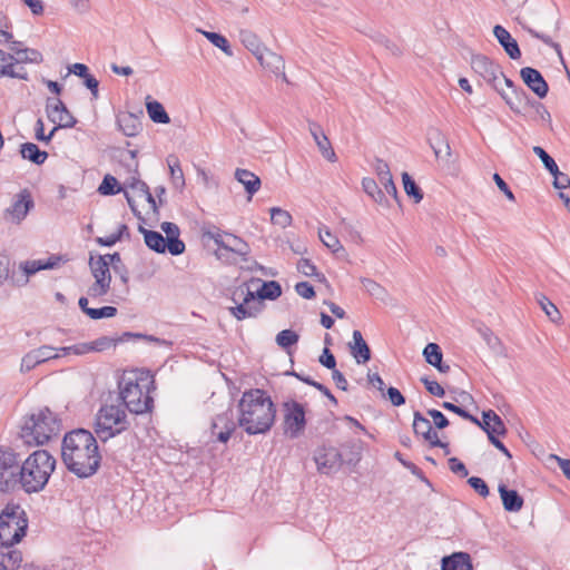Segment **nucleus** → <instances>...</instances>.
<instances>
[{"mask_svg": "<svg viewBox=\"0 0 570 570\" xmlns=\"http://www.w3.org/2000/svg\"><path fill=\"white\" fill-rule=\"evenodd\" d=\"M61 458L67 470L80 479L96 474L100 468L101 454L97 438L86 429H76L65 434Z\"/></svg>", "mask_w": 570, "mask_h": 570, "instance_id": "f257e3e1", "label": "nucleus"}, {"mask_svg": "<svg viewBox=\"0 0 570 570\" xmlns=\"http://www.w3.org/2000/svg\"><path fill=\"white\" fill-rule=\"evenodd\" d=\"M238 425L248 435L265 434L275 423L276 405L266 391L249 389L238 402Z\"/></svg>", "mask_w": 570, "mask_h": 570, "instance_id": "f03ea898", "label": "nucleus"}, {"mask_svg": "<svg viewBox=\"0 0 570 570\" xmlns=\"http://www.w3.org/2000/svg\"><path fill=\"white\" fill-rule=\"evenodd\" d=\"M118 387L119 399L130 413L145 414L153 411L154 399L150 391L156 389L154 379H149L144 372L131 371L122 374Z\"/></svg>", "mask_w": 570, "mask_h": 570, "instance_id": "7ed1b4c3", "label": "nucleus"}, {"mask_svg": "<svg viewBox=\"0 0 570 570\" xmlns=\"http://www.w3.org/2000/svg\"><path fill=\"white\" fill-rule=\"evenodd\" d=\"M56 468V459L46 450H37L19 465L18 485L27 493L45 489Z\"/></svg>", "mask_w": 570, "mask_h": 570, "instance_id": "20e7f679", "label": "nucleus"}, {"mask_svg": "<svg viewBox=\"0 0 570 570\" xmlns=\"http://www.w3.org/2000/svg\"><path fill=\"white\" fill-rule=\"evenodd\" d=\"M61 430V421L48 407L39 410L24 419L21 438L26 444L42 445Z\"/></svg>", "mask_w": 570, "mask_h": 570, "instance_id": "39448f33", "label": "nucleus"}, {"mask_svg": "<svg viewBox=\"0 0 570 570\" xmlns=\"http://www.w3.org/2000/svg\"><path fill=\"white\" fill-rule=\"evenodd\" d=\"M129 425L127 414L121 405L105 404L96 415L95 434L101 442H107L128 430Z\"/></svg>", "mask_w": 570, "mask_h": 570, "instance_id": "423d86ee", "label": "nucleus"}, {"mask_svg": "<svg viewBox=\"0 0 570 570\" xmlns=\"http://www.w3.org/2000/svg\"><path fill=\"white\" fill-rule=\"evenodd\" d=\"M28 519L19 504H7L0 513V543H18L26 535Z\"/></svg>", "mask_w": 570, "mask_h": 570, "instance_id": "0eeeda50", "label": "nucleus"}, {"mask_svg": "<svg viewBox=\"0 0 570 570\" xmlns=\"http://www.w3.org/2000/svg\"><path fill=\"white\" fill-rule=\"evenodd\" d=\"M42 53L32 48H24L17 52V56H8L6 51L0 49V78L9 77L20 80H28V72L24 68H16L20 63H41Z\"/></svg>", "mask_w": 570, "mask_h": 570, "instance_id": "6e6552de", "label": "nucleus"}, {"mask_svg": "<svg viewBox=\"0 0 570 570\" xmlns=\"http://www.w3.org/2000/svg\"><path fill=\"white\" fill-rule=\"evenodd\" d=\"M232 301L236 305L228 307V311L237 321L255 318L265 307V304L257 298L255 292L244 286L238 287L233 293Z\"/></svg>", "mask_w": 570, "mask_h": 570, "instance_id": "1a4fd4ad", "label": "nucleus"}, {"mask_svg": "<svg viewBox=\"0 0 570 570\" xmlns=\"http://www.w3.org/2000/svg\"><path fill=\"white\" fill-rule=\"evenodd\" d=\"M283 431L291 439L301 436L307 424L306 407L296 400H287L282 404Z\"/></svg>", "mask_w": 570, "mask_h": 570, "instance_id": "9d476101", "label": "nucleus"}, {"mask_svg": "<svg viewBox=\"0 0 570 570\" xmlns=\"http://www.w3.org/2000/svg\"><path fill=\"white\" fill-rule=\"evenodd\" d=\"M20 460L11 450L0 448V491L10 492L18 487Z\"/></svg>", "mask_w": 570, "mask_h": 570, "instance_id": "9b49d317", "label": "nucleus"}, {"mask_svg": "<svg viewBox=\"0 0 570 570\" xmlns=\"http://www.w3.org/2000/svg\"><path fill=\"white\" fill-rule=\"evenodd\" d=\"M313 459L316 463L317 471L326 475L336 473L345 462L338 449L325 444L314 451Z\"/></svg>", "mask_w": 570, "mask_h": 570, "instance_id": "f8f14e48", "label": "nucleus"}, {"mask_svg": "<svg viewBox=\"0 0 570 570\" xmlns=\"http://www.w3.org/2000/svg\"><path fill=\"white\" fill-rule=\"evenodd\" d=\"M471 68L482 77L492 88L497 91L501 86L499 75H502V68L495 63L488 56L484 55H472Z\"/></svg>", "mask_w": 570, "mask_h": 570, "instance_id": "ddd939ff", "label": "nucleus"}, {"mask_svg": "<svg viewBox=\"0 0 570 570\" xmlns=\"http://www.w3.org/2000/svg\"><path fill=\"white\" fill-rule=\"evenodd\" d=\"M56 348L50 345H42L38 348L28 352L21 360L20 372L27 373L33 370L36 366L60 357L59 353H55Z\"/></svg>", "mask_w": 570, "mask_h": 570, "instance_id": "4468645a", "label": "nucleus"}, {"mask_svg": "<svg viewBox=\"0 0 570 570\" xmlns=\"http://www.w3.org/2000/svg\"><path fill=\"white\" fill-rule=\"evenodd\" d=\"M33 206L35 203L30 193L23 189L16 196L13 204L6 209L4 216L6 218L10 216L11 222L20 224Z\"/></svg>", "mask_w": 570, "mask_h": 570, "instance_id": "2eb2a0df", "label": "nucleus"}, {"mask_svg": "<svg viewBox=\"0 0 570 570\" xmlns=\"http://www.w3.org/2000/svg\"><path fill=\"white\" fill-rule=\"evenodd\" d=\"M520 77L524 85L540 99L547 97L549 86L539 70L532 67H523L520 70Z\"/></svg>", "mask_w": 570, "mask_h": 570, "instance_id": "dca6fc26", "label": "nucleus"}, {"mask_svg": "<svg viewBox=\"0 0 570 570\" xmlns=\"http://www.w3.org/2000/svg\"><path fill=\"white\" fill-rule=\"evenodd\" d=\"M235 429L236 423L234 422L233 413L229 411L217 414L212 422V433L222 443H226L230 439Z\"/></svg>", "mask_w": 570, "mask_h": 570, "instance_id": "f3484780", "label": "nucleus"}, {"mask_svg": "<svg viewBox=\"0 0 570 570\" xmlns=\"http://www.w3.org/2000/svg\"><path fill=\"white\" fill-rule=\"evenodd\" d=\"M497 92L515 114H520L524 107L532 106V102L534 101L521 87L518 86L511 92H507L500 86Z\"/></svg>", "mask_w": 570, "mask_h": 570, "instance_id": "a211bd4d", "label": "nucleus"}, {"mask_svg": "<svg viewBox=\"0 0 570 570\" xmlns=\"http://www.w3.org/2000/svg\"><path fill=\"white\" fill-rule=\"evenodd\" d=\"M145 338L151 342H159V338L155 336L144 335L139 333H131V332H125L119 337H109V336H101L94 342H90L91 352H102L106 351L112 346H116L118 343H122L129 338Z\"/></svg>", "mask_w": 570, "mask_h": 570, "instance_id": "6ab92c4d", "label": "nucleus"}, {"mask_svg": "<svg viewBox=\"0 0 570 570\" xmlns=\"http://www.w3.org/2000/svg\"><path fill=\"white\" fill-rule=\"evenodd\" d=\"M413 432L416 436H422L430 445H441V440L433 431L430 420L419 411L413 414Z\"/></svg>", "mask_w": 570, "mask_h": 570, "instance_id": "aec40b11", "label": "nucleus"}, {"mask_svg": "<svg viewBox=\"0 0 570 570\" xmlns=\"http://www.w3.org/2000/svg\"><path fill=\"white\" fill-rule=\"evenodd\" d=\"M256 59L259 61L261 66L265 69H268L271 72L275 75H282L283 79L287 81L286 75L284 72L285 62L282 56L273 52L266 47L256 56Z\"/></svg>", "mask_w": 570, "mask_h": 570, "instance_id": "412c9836", "label": "nucleus"}, {"mask_svg": "<svg viewBox=\"0 0 570 570\" xmlns=\"http://www.w3.org/2000/svg\"><path fill=\"white\" fill-rule=\"evenodd\" d=\"M493 35L511 59L517 60L521 57V50L517 40L504 27L500 24L494 26Z\"/></svg>", "mask_w": 570, "mask_h": 570, "instance_id": "4be33fe9", "label": "nucleus"}, {"mask_svg": "<svg viewBox=\"0 0 570 570\" xmlns=\"http://www.w3.org/2000/svg\"><path fill=\"white\" fill-rule=\"evenodd\" d=\"M14 544L0 543V570H17L21 566L22 554Z\"/></svg>", "mask_w": 570, "mask_h": 570, "instance_id": "5701e85b", "label": "nucleus"}, {"mask_svg": "<svg viewBox=\"0 0 570 570\" xmlns=\"http://www.w3.org/2000/svg\"><path fill=\"white\" fill-rule=\"evenodd\" d=\"M353 342L348 343L351 355L355 358L357 364L367 363L371 357V348L366 341L363 338L362 333L358 330L353 331Z\"/></svg>", "mask_w": 570, "mask_h": 570, "instance_id": "b1692460", "label": "nucleus"}, {"mask_svg": "<svg viewBox=\"0 0 570 570\" xmlns=\"http://www.w3.org/2000/svg\"><path fill=\"white\" fill-rule=\"evenodd\" d=\"M441 570H474L472 558L468 552L459 551L441 559Z\"/></svg>", "mask_w": 570, "mask_h": 570, "instance_id": "393cba45", "label": "nucleus"}, {"mask_svg": "<svg viewBox=\"0 0 570 570\" xmlns=\"http://www.w3.org/2000/svg\"><path fill=\"white\" fill-rule=\"evenodd\" d=\"M309 131L316 142L322 156L328 161H336V154L328 140L327 136L324 134L322 127L316 122H309Z\"/></svg>", "mask_w": 570, "mask_h": 570, "instance_id": "a878e982", "label": "nucleus"}, {"mask_svg": "<svg viewBox=\"0 0 570 570\" xmlns=\"http://www.w3.org/2000/svg\"><path fill=\"white\" fill-rule=\"evenodd\" d=\"M161 229L166 234V240H168V252L173 256L180 255L185 252V243L179 238V227L171 222H164Z\"/></svg>", "mask_w": 570, "mask_h": 570, "instance_id": "bb28decb", "label": "nucleus"}, {"mask_svg": "<svg viewBox=\"0 0 570 570\" xmlns=\"http://www.w3.org/2000/svg\"><path fill=\"white\" fill-rule=\"evenodd\" d=\"M428 142L436 158H444L451 155L449 141L440 129L432 127L428 130Z\"/></svg>", "mask_w": 570, "mask_h": 570, "instance_id": "cd10ccee", "label": "nucleus"}, {"mask_svg": "<svg viewBox=\"0 0 570 570\" xmlns=\"http://www.w3.org/2000/svg\"><path fill=\"white\" fill-rule=\"evenodd\" d=\"M89 267L96 283H104L110 286L111 274L109 262L106 261V257H102V255H98L96 257L90 256Z\"/></svg>", "mask_w": 570, "mask_h": 570, "instance_id": "c85d7f7f", "label": "nucleus"}, {"mask_svg": "<svg viewBox=\"0 0 570 570\" xmlns=\"http://www.w3.org/2000/svg\"><path fill=\"white\" fill-rule=\"evenodd\" d=\"M117 126H118V129L127 137H135L142 129L140 117L136 116L132 112H128V111L120 112L117 116Z\"/></svg>", "mask_w": 570, "mask_h": 570, "instance_id": "c756f323", "label": "nucleus"}, {"mask_svg": "<svg viewBox=\"0 0 570 570\" xmlns=\"http://www.w3.org/2000/svg\"><path fill=\"white\" fill-rule=\"evenodd\" d=\"M0 279L10 282L13 286H24L28 283L26 275H18L11 271V259L7 253H0Z\"/></svg>", "mask_w": 570, "mask_h": 570, "instance_id": "7c9ffc66", "label": "nucleus"}, {"mask_svg": "<svg viewBox=\"0 0 570 570\" xmlns=\"http://www.w3.org/2000/svg\"><path fill=\"white\" fill-rule=\"evenodd\" d=\"M498 491L505 511L519 512L522 509L524 500L517 490L508 489L505 484L501 483Z\"/></svg>", "mask_w": 570, "mask_h": 570, "instance_id": "2f4dec72", "label": "nucleus"}, {"mask_svg": "<svg viewBox=\"0 0 570 570\" xmlns=\"http://www.w3.org/2000/svg\"><path fill=\"white\" fill-rule=\"evenodd\" d=\"M138 232L144 235L145 244L149 249L158 254H164L166 250H168V240H166L161 233L149 230L142 225L138 226Z\"/></svg>", "mask_w": 570, "mask_h": 570, "instance_id": "473e14b6", "label": "nucleus"}, {"mask_svg": "<svg viewBox=\"0 0 570 570\" xmlns=\"http://www.w3.org/2000/svg\"><path fill=\"white\" fill-rule=\"evenodd\" d=\"M225 237H227V239L225 240L223 253L236 254L240 256L243 261L247 262L250 253L249 245L240 237L230 233H225Z\"/></svg>", "mask_w": 570, "mask_h": 570, "instance_id": "72a5a7b5", "label": "nucleus"}, {"mask_svg": "<svg viewBox=\"0 0 570 570\" xmlns=\"http://www.w3.org/2000/svg\"><path fill=\"white\" fill-rule=\"evenodd\" d=\"M235 178L243 184L246 193L248 194V199H250L252 196L261 188L262 181L259 177L247 169L237 168L235 171Z\"/></svg>", "mask_w": 570, "mask_h": 570, "instance_id": "f704fd0d", "label": "nucleus"}, {"mask_svg": "<svg viewBox=\"0 0 570 570\" xmlns=\"http://www.w3.org/2000/svg\"><path fill=\"white\" fill-rule=\"evenodd\" d=\"M20 155L23 159L31 161L35 165H42L48 158V153L41 150L38 145L33 142H23L20 145Z\"/></svg>", "mask_w": 570, "mask_h": 570, "instance_id": "c9c22d12", "label": "nucleus"}, {"mask_svg": "<svg viewBox=\"0 0 570 570\" xmlns=\"http://www.w3.org/2000/svg\"><path fill=\"white\" fill-rule=\"evenodd\" d=\"M146 109L149 118L154 122L163 125H167L170 122V118L167 111L165 110L164 106L159 101L153 100L150 96L147 97Z\"/></svg>", "mask_w": 570, "mask_h": 570, "instance_id": "e433bc0d", "label": "nucleus"}, {"mask_svg": "<svg viewBox=\"0 0 570 570\" xmlns=\"http://www.w3.org/2000/svg\"><path fill=\"white\" fill-rule=\"evenodd\" d=\"M535 302L539 304L541 309L544 312L547 317L556 324H560L562 322V315L558 307L542 293H537L534 295Z\"/></svg>", "mask_w": 570, "mask_h": 570, "instance_id": "4c0bfd02", "label": "nucleus"}, {"mask_svg": "<svg viewBox=\"0 0 570 570\" xmlns=\"http://www.w3.org/2000/svg\"><path fill=\"white\" fill-rule=\"evenodd\" d=\"M363 190L370 196L376 204L387 206V198L384 191L379 187L377 183L370 177H365L362 180Z\"/></svg>", "mask_w": 570, "mask_h": 570, "instance_id": "58836bf2", "label": "nucleus"}, {"mask_svg": "<svg viewBox=\"0 0 570 570\" xmlns=\"http://www.w3.org/2000/svg\"><path fill=\"white\" fill-rule=\"evenodd\" d=\"M255 295L263 303L265 299L275 301L282 295V286L276 281L263 282L262 287L255 292Z\"/></svg>", "mask_w": 570, "mask_h": 570, "instance_id": "ea45409f", "label": "nucleus"}, {"mask_svg": "<svg viewBox=\"0 0 570 570\" xmlns=\"http://www.w3.org/2000/svg\"><path fill=\"white\" fill-rule=\"evenodd\" d=\"M239 39L242 43L248 49L255 57L265 48L259 38L250 30H240Z\"/></svg>", "mask_w": 570, "mask_h": 570, "instance_id": "a19ab883", "label": "nucleus"}, {"mask_svg": "<svg viewBox=\"0 0 570 570\" xmlns=\"http://www.w3.org/2000/svg\"><path fill=\"white\" fill-rule=\"evenodd\" d=\"M204 37L215 47L219 48L226 56L232 57L234 55L229 41L220 33L213 31L199 30Z\"/></svg>", "mask_w": 570, "mask_h": 570, "instance_id": "79ce46f5", "label": "nucleus"}, {"mask_svg": "<svg viewBox=\"0 0 570 570\" xmlns=\"http://www.w3.org/2000/svg\"><path fill=\"white\" fill-rule=\"evenodd\" d=\"M402 181L405 194L413 198L414 203H420L423 199V191L420 188V186L415 183V180L412 178V176L404 171L402 174Z\"/></svg>", "mask_w": 570, "mask_h": 570, "instance_id": "37998d69", "label": "nucleus"}, {"mask_svg": "<svg viewBox=\"0 0 570 570\" xmlns=\"http://www.w3.org/2000/svg\"><path fill=\"white\" fill-rule=\"evenodd\" d=\"M167 163L170 169V178L174 187L177 189H183L185 186V178L178 158L169 156Z\"/></svg>", "mask_w": 570, "mask_h": 570, "instance_id": "c03bdc74", "label": "nucleus"}, {"mask_svg": "<svg viewBox=\"0 0 570 570\" xmlns=\"http://www.w3.org/2000/svg\"><path fill=\"white\" fill-rule=\"evenodd\" d=\"M361 283L363 285V288L371 295L373 296L374 298L379 299V301H382V302H385L389 294L386 292V289L380 285L379 283H376L375 281L371 279V278H361Z\"/></svg>", "mask_w": 570, "mask_h": 570, "instance_id": "a18cd8bd", "label": "nucleus"}, {"mask_svg": "<svg viewBox=\"0 0 570 570\" xmlns=\"http://www.w3.org/2000/svg\"><path fill=\"white\" fill-rule=\"evenodd\" d=\"M343 450L348 451L350 456L345 461L348 464H355L361 459L362 441L358 439H350L341 444Z\"/></svg>", "mask_w": 570, "mask_h": 570, "instance_id": "49530a36", "label": "nucleus"}, {"mask_svg": "<svg viewBox=\"0 0 570 570\" xmlns=\"http://www.w3.org/2000/svg\"><path fill=\"white\" fill-rule=\"evenodd\" d=\"M122 190V187L119 185L118 180L111 176L106 175L98 187V193L104 196H114L119 194Z\"/></svg>", "mask_w": 570, "mask_h": 570, "instance_id": "de8ad7c7", "label": "nucleus"}, {"mask_svg": "<svg viewBox=\"0 0 570 570\" xmlns=\"http://www.w3.org/2000/svg\"><path fill=\"white\" fill-rule=\"evenodd\" d=\"M46 115L51 122H57V115L68 110L65 102L59 98H47Z\"/></svg>", "mask_w": 570, "mask_h": 570, "instance_id": "09e8293b", "label": "nucleus"}, {"mask_svg": "<svg viewBox=\"0 0 570 570\" xmlns=\"http://www.w3.org/2000/svg\"><path fill=\"white\" fill-rule=\"evenodd\" d=\"M318 236L321 242L333 253L344 252V247L341 245L338 238L333 235L328 229L320 228Z\"/></svg>", "mask_w": 570, "mask_h": 570, "instance_id": "8fccbe9b", "label": "nucleus"}, {"mask_svg": "<svg viewBox=\"0 0 570 570\" xmlns=\"http://www.w3.org/2000/svg\"><path fill=\"white\" fill-rule=\"evenodd\" d=\"M226 232H222L219 228H215V230H208L205 233V236L213 239L214 243L218 246V249L215 252V255L218 259L228 261L225 253H223V247L225 246V236Z\"/></svg>", "mask_w": 570, "mask_h": 570, "instance_id": "3c124183", "label": "nucleus"}, {"mask_svg": "<svg viewBox=\"0 0 570 570\" xmlns=\"http://www.w3.org/2000/svg\"><path fill=\"white\" fill-rule=\"evenodd\" d=\"M271 220L274 225L285 228L292 224V216L287 210L273 207L271 208Z\"/></svg>", "mask_w": 570, "mask_h": 570, "instance_id": "603ef678", "label": "nucleus"}, {"mask_svg": "<svg viewBox=\"0 0 570 570\" xmlns=\"http://www.w3.org/2000/svg\"><path fill=\"white\" fill-rule=\"evenodd\" d=\"M423 356L425 362L433 366L440 363V360L443 358V353L436 343H429L423 350Z\"/></svg>", "mask_w": 570, "mask_h": 570, "instance_id": "864d4df0", "label": "nucleus"}, {"mask_svg": "<svg viewBox=\"0 0 570 570\" xmlns=\"http://www.w3.org/2000/svg\"><path fill=\"white\" fill-rule=\"evenodd\" d=\"M533 153L540 158L543 167L549 171V174L558 173V165L554 159L540 146H534L532 148Z\"/></svg>", "mask_w": 570, "mask_h": 570, "instance_id": "5fc2aeb1", "label": "nucleus"}, {"mask_svg": "<svg viewBox=\"0 0 570 570\" xmlns=\"http://www.w3.org/2000/svg\"><path fill=\"white\" fill-rule=\"evenodd\" d=\"M298 334L292 330H283L276 335V343L282 348L292 347L294 344L298 342Z\"/></svg>", "mask_w": 570, "mask_h": 570, "instance_id": "6e6d98bb", "label": "nucleus"}, {"mask_svg": "<svg viewBox=\"0 0 570 570\" xmlns=\"http://www.w3.org/2000/svg\"><path fill=\"white\" fill-rule=\"evenodd\" d=\"M297 269L305 276H315L318 281H325V276L318 273L316 266L307 258H301L297 263Z\"/></svg>", "mask_w": 570, "mask_h": 570, "instance_id": "4d7b16f0", "label": "nucleus"}, {"mask_svg": "<svg viewBox=\"0 0 570 570\" xmlns=\"http://www.w3.org/2000/svg\"><path fill=\"white\" fill-rule=\"evenodd\" d=\"M395 458L401 462V464L409 469L412 474H414L417 479H420L422 482H424L429 488H432V483L430 480L424 475L423 471L415 465L414 463L406 461L402 458L400 452L395 453Z\"/></svg>", "mask_w": 570, "mask_h": 570, "instance_id": "13d9d810", "label": "nucleus"}, {"mask_svg": "<svg viewBox=\"0 0 570 570\" xmlns=\"http://www.w3.org/2000/svg\"><path fill=\"white\" fill-rule=\"evenodd\" d=\"M442 407L446 411L458 414L459 416L472 422L473 424H479V419L471 413H469L465 409L452 403V402H443Z\"/></svg>", "mask_w": 570, "mask_h": 570, "instance_id": "bf43d9fd", "label": "nucleus"}, {"mask_svg": "<svg viewBox=\"0 0 570 570\" xmlns=\"http://www.w3.org/2000/svg\"><path fill=\"white\" fill-rule=\"evenodd\" d=\"M118 309L114 306H102L99 308H91L88 311V317L91 320H101L116 316Z\"/></svg>", "mask_w": 570, "mask_h": 570, "instance_id": "052dcab7", "label": "nucleus"}, {"mask_svg": "<svg viewBox=\"0 0 570 570\" xmlns=\"http://www.w3.org/2000/svg\"><path fill=\"white\" fill-rule=\"evenodd\" d=\"M19 267L21 269V274L20 275H26V278L28 281H29V276L35 275L39 271L43 269L42 268V264H41V259L21 262Z\"/></svg>", "mask_w": 570, "mask_h": 570, "instance_id": "680f3d73", "label": "nucleus"}, {"mask_svg": "<svg viewBox=\"0 0 570 570\" xmlns=\"http://www.w3.org/2000/svg\"><path fill=\"white\" fill-rule=\"evenodd\" d=\"M527 31L533 37V38H537L539 40H541L543 43L550 46L551 48H553L556 50V52L558 53L560 60H562V52H561V47L559 43L554 42L551 37L544 35V33H541V32H538L537 30L534 29H531V28H527Z\"/></svg>", "mask_w": 570, "mask_h": 570, "instance_id": "e2e57ef3", "label": "nucleus"}, {"mask_svg": "<svg viewBox=\"0 0 570 570\" xmlns=\"http://www.w3.org/2000/svg\"><path fill=\"white\" fill-rule=\"evenodd\" d=\"M468 484L482 498H487L490 493L489 487L482 478L471 476Z\"/></svg>", "mask_w": 570, "mask_h": 570, "instance_id": "0e129e2a", "label": "nucleus"}, {"mask_svg": "<svg viewBox=\"0 0 570 570\" xmlns=\"http://www.w3.org/2000/svg\"><path fill=\"white\" fill-rule=\"evenodd\" d=\"M373 40L384 46L394 56H400L402 53L401 48L395 42L386 38L384 35L376 33L375 36H373Z\"/></svg>", "mask_w": 570, "mask_h": 570, "instance_id": "69168bd1", "label": "nucleus"}, {"mask_svg": "<svg viewBox=\"0 0 570 570\" xmlns=\"http://www.w3.org/2000/svg\"><path fill=\"white\" fill-rule=\"evenodd\" d=\"M374 169L381 183L387 180L389 178H392L390 166L383 159H375Z\"/></svg>", "mask_w": 570, "mask_h": 570, "instance_id": "338daca9", "label": "nucleus"}, {"mask_svg": "<svg viewBox=\"0 0 570 570\" xmlns=\"http://www.w3.org/2000/svg\"><path fill=\"white\" fill-rule=\"evenodd\" d=\"M421 382L424 384L426 391L434 396L442 397L445 395L444 389L436 382L429 380L428 377H422Z\"/></svg>", "mask_w": 570, "mask_h": 570, "instance_id": "774afa93", "label": "nucleus"}]
</instances>
